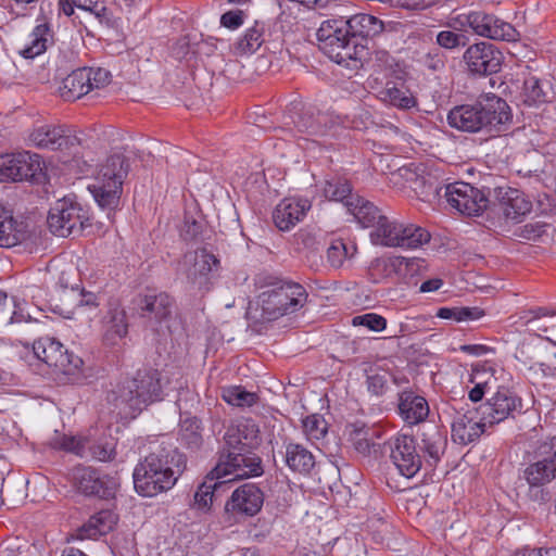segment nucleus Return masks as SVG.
<instances>
[{
	"label": "nucleus",
	"mask_w": 556,
	"mask_h": 556,
	"mask_svg": "<svg viewBox=\"0 0 556 556\" xmlns=\"http://www.w3.org/2000/svg\"><path fill=\"white\" fill-rule=\"evenodd\" d=\"M224 447L213 473L226 483L263 473L262 460L253 452L260 445L258 429L251 420L227 428Z\"/></svg>",
	"instance_id": "obj_1"
},
{
	"label": "nucleus",
	"mask_w": 556,
	"mask_h": 556,
	"mask_svg": "<svg viewBox=\"0 0 556 556\" xmlns=\"http://www.w3.org/2000/svg\"><path fill=\"white\" fill-rule=\"evenodd\" d=\"M186 467V459L176 447L161 446L151 452L134 470V486L146 497L170 490Z\"/></svg>",
	"instance_id": "obj_2"
},
{
	"label": "nucleus",
	"mask_w": 556,
	"mask_h": 556,
	"mask_svg": "<svg viewBox=\"0 0 556 556\" xmlns=\"http://www.w3.org/2000/svg\"><path fill=\"white\" fill-rule=\"evenodd\" d=\"M108 402L125 418H135L154 402L163 400V379L155 369L138 370L108 393Z\"/></svg>",
	"instance_id": "obj_3"
},
{
	"label": "nucleus",
	"mask_w": 556,
	"mask_h": 556,
	"mask_svg": "<svg viewBox=\"0 0 556 556\" xmlns=\"http://www.w3.org/2000/svg\"><path fill=\"white\" fill-rule=\"evenodd\" d=\"M513 119L509 105L495 94H485L475 104L454 108L447 115L448 124L463 131H505Z\"/></svg>",
	"instance_id": "obj_4"
},
{
	"label": "nucleus",
	"mask_w": 556,
	"mask_h": 556,
	"mask_svg": "<svg viewBox=\"0 0 556 556\" xmlns=\"http://www.w3.org/2000/svg\"><path fill=\"white\" fill-rule=\"evenodd\" d=\"M319 48L333 62L349 66L350 61L358 60L359 49L351 25L344 18L324 21L316 33ZM363 47L361 51H363Z\"/></svg>",
	"instance_id": "obj_5"
},
{
	"label": "nucleus",
	"mask_w": 556,
	"mask_h": 556,
	"mask_svg": "<svg viewBox=\"0 0 556 556\" xmlns=\"http://www.w3.org/2000/svg\"><path fill=\"white\" fill-rule=\"evenodd\" d=\"M128 169V161L123 154L110 155L100 166L94 184L89 186L99 206L109 211L118 206Z\"/></svg>",
	"instance_id": "obj_6"
},
{
	"label": "nucleus",
	"mask_w": 556,
	"mask_h": 556,
	"mask_svg": "<svg viewBox=\"0 0 556 556\" xmlns=\"http://www.w3.org/2000/svg\"><path fill=\"white\" fill-rule=\"evenodd\" d=\"M307 300L303 286L291 281H279L258 295L262 316L268 320L300 309Z\"/></svg>",
	"instance_id": "obj_7"
},
{
	"label": "nucleus",
	"mask_w": 556,
	"mask_h": 556,
	"mask_svg": "<svg viewBox=\"0 0 556 556\" xmlns=\"http://www.w3.org/2000/svg\"><path fill=\"white\" fill-rule=\"evenodd\" d=\"M372 243L389 248L416 249L429 242L430 233L415 224L384 216L370 233Z\"/></svg>",
	"instance_id": "obj_8"
},
{
	"label": "nucleus",
	"mask_w": 556,
	"mask_h": 556,
	"mask_svg": "<svg viewBox=\"0 0 556 556\" xmlns=\"http://www.w3.org/2000/svg\"><path fill=\"white\" fill-rule=\"evenodd\" d=\"M47 223L50 231L62 238L78 235L90 225L88 210L71 195L58 200L51 206Z\"/></svg>",
	"instance_id": "obj_9"
},
{
	"label": "nucleus",
	"mask_w": 556,
	"mask_h": 556,
	"mask_svg": "<svg viewBox=\"0 0 556 556\" xmlns=\"http://www.w3.org/2000/svg\"><path fill=\"white\" fill-rule=\"evenodd\" d=\"M33 351L38 359L66 376L79 374L84 364L79 356L68 353L61 342L50 337L36 340L33 343Z\"/></svg>",
	"instance_id": "obj_10"
},
{
	"label": "nucleus",
	"mask_w": 556,
	"mask_h": 556,
	"mask_svg": "<svg viewBox=\"0 0 556 556\" xmlns=\"http://www.w3.org/2000/svg\"><path fill=\"white\" fill-rule=\"evenodd\" d=\"M110 72L101 67H83L73 71L63 80L61 96L67 101L77 100L93 89H100L110 83Z\"/></svg>",
	"instance_id": "obj_11"
},
{
	"label": "nucleus",
	"mask_w": 556,
	"mask_h": 556,
	"mask_svg": "<svg viewBox=\"0 0 556 556\" xmlns=\"http://www.w3.org/2000/svg\"><path fill=\"white\" fill-rule=\"evenodd\" d=\"M42 172L38 154L29 151L0 155V182L35 179Z\"/></svg>",
	"instance_id": "obj_12"
},
{
	"label": "nucleus",
	"mask_w": 556,
	"mask_h": 556,
	"mask_svg": "<svg viewBox=\"0 0 556 556\" xmlns=\"http://www.w3.org/2000/svg\"><path fill=\"white\" fill-rule=\"evenodd\" d=\"M443 197L453 208L468 216L480 215L489 204L483 191L463 181L445 186Z\"/></svg>",
	"instance_id": "obj_13"
},
{
	"label": "nucleus",
	"mask_w": 556,
	"mask_h": 556,
	"mask_svg": "<svg viewBox=\"0 0 556 556\" xmlns=\"http://www.w3.org/2000/svg\"><path fill=\"white\" fill-rule=\"evenodd\" d=\"M521 408V399L508 388L500 387L485 403L476 408V413L482 416V420L488 421L489 426H493L514 417V414Z\"/></svg>",
	"instance_id": "obj_14"
},
{
	"label": "nucleus",
	"mask_w": 556,
	"mask_h": 556,
	"mask_svg": "<svg viewBox=\"0 0 556 556\" xmlns=\"http://www.w3.org/2000/svg\"><path fill=\"white\" fill-rule=\"evenodd\" d=\"M463 61L472 75L486 76L501 70L503 54L494 45L481 41L466 49Z\"/></svg>",
	"instance_id": "obj_15"
},
{
	"label": "nucleus",
	"mask_w": 556,
	"mask_h": 556,
	"mask_svg": "<svg viewBox=\"0 0 556 556\" xmlns=\"http://www.w3.org/2000/svg\"><path fill=\"white\" fill-rule=\"evenodd\" d=\"M136 306L140 317L147 319L152 326H162L168 323L176 312V302L166 292H149L136 299Z\"/></svg>",
	"instance_id": "obj_16"
},
{
	"label": "nucleus",
	"mask_w": 556,
	"mask_h": 556,
	"mask_svg": "<svg viewBox=\"0 0 556 556\" xmlns=\"http://www.w3.org/2000/svg\"><path fill=\"white\" fill-rule=\"evenodd\" d=\"M185 264L188 281L200 291H208L211 276L219 269V260L205 249L185 255Z\"/></svg>",
	"instance_id": "obj_17"
},
{
	"label": "nucleus",
	"mask_w": 556,
	"mask_h": 556,
	"mask_svg": "<svg viewBox=\"0 0 556 556\" xmlns=\"http://www.w3.org/2000/svg\"><path fill=\"white\" fill-rule=\"evenodd\" d=\"M74 479L77 489L83 494L106 500L114 497L119 485L116 478L101 473L91 467L76 468Z\"/></svg>",
	"instance_id": "obj_18"
},
{
	"label": "nucleus",
	"mask_w": 556,
	"mask_h": 556,
	"mask_svg": "<svg viewBox=\"0 0 556 556\" xmlns=\"http://www.w3.org/2000/svg\"><path fill=\"white\" fill-rule=\"evenodd\" d=\"M344 119L331 112L305 111L295 122L300 132L313 137H336Z\"/></svg>",
	"instance_id": "obj_19"
},
{
	"label": "nucleus",
	"mask_w": 556,
	"mask_h": 556,
	"mask_svg": "<svg viewBox=\"0 0 556 556\" xmlns=\"http://www.w3.org/2000/svg\"><path fill=\"white\" fill-rule=\"evenodd\" d=\"M390 457L400 473L406 478L414 477L421 468V457L415 439L410 435L402 434L394 439Z\"/></svg>",
	"instance_id": "obj_20"
},
{
	"label": "nucleus",
	"mask_w": 556,
	"mask_h": 556,
	"mask_svg": "<svg viewBox=\"0 0 556 556\" xmlns=\"http://www.w3.org/2000/svg\"><path fill=\"white\" fill-rule=\"evenodd\" d=\"M471 29L478 36L493 40L514 41L518 36L517 30L509 23L481 11L473 12Z\"/></svg>",
	"instance_id": "obj_21"
},
{
	"label": "nucleus",
	"mask_w": 556,
	"mask_h": 556,
	"mask_svg": "<svg viewBox=\"0 0 556 556\" xmlns=\"http://www.w3.org/2000/svg\"><path fill=\"white\" fill-rule=\"evenodd\" d=\"M264 502V496L258 486L254 483H244L232 492L226 503V511L244 516L257 514Z\"/></svg>",
	"instance_id": "obj_22"
},
{
	"label": "nucleus",
	"mask_w": 556,
	"mask_h": 556,
	"mask_svg": "<svg viewBox=\"0 0 556 556\" xmlns=\"http://www.w3.org/2000/svg\"><path fill=\"white\" fill-rule=\"evenodd\" d=\"M493 195L498 202L500 207L507 219L518 222L521 217L529 214L532 210V203L526 195L510 187H496Z\"/></svg>",
	"instance_id": "obj_23"
},
{
	"label": "nucleus",
	"mask_w": 556,
	"mask_h": 556,
	"mask_svg": "<svg viewBox=\"0 0 556 556\" xmlns=\"http://www.w3.org/2000/svg\"><path fill=\"white\" fill-rule=\"evenodd\" d=\"M488 421L482 420L475 410H467L465 414L458 415L454 418L452 424V439L455 443L467 445L477 439L485 431Z\"/></svg>",
	"instance_id": "obj_24"
},
{
	"label": "nucleus",
	"mask_w": 556,
	"mask_h": 556,
	"mask_svg": "<svg viewBox=\"0 0 556 556\" xmlns=\"http://www.w3.org/2000/svg\"><path fill=\"white\" fill-rule=\"evenodd\" d=\"M309 208L311 202L307 199H283L273 213L274 223L282 231L290 230L302 220Z\"/></svg>",
	"instance_id": "obj_25"
},
{
	"label": "nucleus",
	"mask_w": 556,
	"mask_h": 556,
	"mask_svg": "<svg viewBox=\"0 0 556 556\" xmlns=\"http://www.w3.org/2000/svg\"><path fill=\"white\" fill-rule=\"evenodd\" d=\"M397 409L401 418L408 425L422 422L430 412L427 400L412 390H404L399 394Z\"/></svg>",
	"instance_id": "obj_26"
},
{
	"label": "nucleus",
	"mask_w": 556,
	"mask_h": 556,
	"mask_svg": "<svg viewBox=\"0 0 556 556\" xmlns=\"http://www.w3.org/2000/svg\"><path fill=\"white\" fill-rule=\"evenodd\" d=\"M29 141L37 148L60 150L73 143L61 127L40 125L33 129L28 136Z\"/></svg>",
	"instance_id": "obj_27"
},
{
	"label": "nucleus",
	"mask_w": 556,
	"mask_h": 556,
	"mask_svg": "<svg viewBox=\"0 0 556 556\" xmlns=\"http://www.w3.org/2000/svg\"><path fill=\"white\" fill-rule=\"evenodd\" d=\"M555 93L548 81H543L535 76H529L523 80L521 99L528 106L539 108L554 100Z\"/></svg>",
	"instance_id": "obj_28"
},
{
	"label": "nucleus",
	"mask_w": 556,
	"mask_h": 556,
	"mask_svg": "<svg viewBox=\"0 0 556 556\" xmlns=\"http://www.w3.org/2000/svg\"><path fill=\"white\" fill-rule=\"evenodd\" d=\"M285 462L290 470L303 476L309 475L316 465L313 453L299 443L286 445Z\"/></svg>",
	"instance_id": "obj_29"
},
{
	"label": "nucleus",
	"mask_w": 556,
	"mask_h": 556,
	"mask_svg": "<svg viewBox=\"0 0 556 556\" xmlns=\"http://www.w3.org/2000/svg\"><path fill=\"white\" fill-rule=\"evenodd\" d=\"M399 175L404 179V188L414 192L415 197L421 201H430L431 197L439 194L438 188L426 176L417 173L410 167H402Z\"/></svg>",
	"instance_id": "obj_30"
},
{
	"label": "nucleus",
	"mask_w": 556,
	"mask_h": 556,
	"mask_svg": "<svg viewBox=\"0 0 556 556\" xmlns=\"http://www.w3.org/2000/svg\"><path fill=\"white\" fill-rule=\"evenodd\" d=\"M422 450L428 456L427 462L435 465L445 452L447 439L445 433L434 425L424 428L421 433Z\"/></svg>",
	"instance_id": "obj_31"
},
{
	"label": "nucleus",
	"mask_w": 556,
	"mask_h": 556,
	"mask_svg": "<svg viewBox=\"0 0 556 556\" xmlns=\"http://www.w3.org/2000/svg\"><path fill=\"white\" fill-rule=\"evenodd\" d=\"M345 205L348 207V211L363 227H372L374 229H376L377 226L379 225L380 219H382L386 216L381 214V211L371 202L358 197H351L345 202Z\"/></svg>",
	"instance_id": "obj_32"
},
{
	"label": "nucleus",
	"mask_w": 556,
	"mask_h": 556,
	"mask_svg": "<svg viewBox=\"0 0 556 556\" xmlns=\"http://www.w3.org/2000/svg\"><path fill=\"white\" fill-rule=\"evenodd\" d=\"M25 238L23 223H17L12 212L5 207H0V247L11 248L20 243Z\"/></svg>",
	"instance_id": "obj_33"
},
{
	"label": "nucleus",
	"mask_w": 556,
	"mask_h": 556,
	"mask_svg": "<svg viewBox=\"0 0 556 556\" xmlns=\"http://www.w3.org/2000/svg\"><path fill=\"white\" fill-rule=\"evenodd\" d=\"M104 341L114 345L119 339L124 338L128 332V324L126 313L123 308H111L103 318Z\"/></svg>",
	"instance_id": "obj_34"
},
{
	"label": "nucleus",
	"mask_w": 556,
	"mask_h": 556,
	"mask_svg": "<svg viewBox=\"0 0 556 556\" xmlns=\"http://www.w3.org/2000/svg\"><path fill=\"white\" fill-rule=\"evenodd\" d=\"M409 265V260L402 256L378 257L370 264L369 271L375 282H380L393 275L401 274Z\"/></svg>",
	"instance_id": "obj_35"
},
{
	"label": "nucleus",
	"mask_w": 556,
	"mask_h": 556,
	"mask_svg": "<svg viewBox=\"0 0 556 556\" xmlns=\"http://www.w3.org/2000/svg\"><path fill=\"white\" fill-rule=\"evenodd\" d=\"M116 518L111 510H101L92 515L79 529V539H96L104 535L113 529Z\"/></svg>",
	"instance_id": "obj_36"
},
{
	"label": "nucleus",
	"mask_w": 556,
	"mask_h": 556,
	"mask_svg": "<svg viewBox=\"0 0 556 556\" xmlns=\"http://www.w3.org/2000/svg\"><path fill=\"white\" fill-rule=\"evenodd\" d=\"M526 467L523 477L530 486H542L556 478V469L542 457Z\"/></svg>",
	"instance_id": "obj_37"
},
{
	"label": "nucleus",
	"mask_w": 556,
	"mask_h": 556,
	"mask_svg": "<svg viewBox=\"0 0 556 556\" xmlns=\"http://www.w3.org/2000/svg\"><path fill=\"white\" fill-rule=\"evenodd\" d=\"M49 36V27L47 24L36 26L29 35V41L21 50V54L25 59H34L47 49Z\"/></svg>",
	"instance_id": "obj_38"
},
{
	"label": "nucleus",
	"mask_w": 556,
	"mask_h": 556,
	"mask_svg": "<svg viewBox=\"0 0 556 556\" xmlns=\"http://www.w3.org/2000/svg\"><path fill=\"white\" fill-rule=\"evenodd\" d=\"M351 25V30L356 37L357 34L362 36H374L382 31L383 24L377 17L369 14H358L345 20Z\"/></svg>",
	"instance_id": "obj_39"
},
{
	"label": "nucleus",
	"mask_w": 556,
	"mask_h": 556,
	"mask_svg": "<svg viewBox=\"0 0 556 556\" xmlns=\"http://www.w3.org/2000/svg\"><path fill=\"white\" fill-rule=\"evenodd\" d=\"M264 25L255 22L247 29L244 35L237 41L236 49L240 54L254 53L263 43Z\"/></svg>",
	"instance_id": "obj_40"
},
{
	"label": "nucleus",
	"mask_w": 556,
	"mask_h": 556,
	"mask_svg": "<svg viewBox=\"0 0 556 556\" xmlns=\"http://www.w3.org/2000/svg\"><path fill=\"white\" fill-rule=\"evenodd\" d=\"M375 432L371 428L365 426V425H358L354 424L350 428V442L353 446V448L366 456L370 453V448L374 445L372 443V437Z\"/></svg>",
	"instance_id": "obj_41"
},
{
	"label": "nucleus",
	"mask_w": 556,
	"mask_h": 556,
	"mask_svg": "<svg viewBox=\"0 0 556 556\" xmlns=\"http://www.w3.org/2000/svg\"><path fill=\"white\" fill-rule=\"evenodd\" d=\"M223 399L228 404L239 407H250L258 400L255 393L249 392L240 386L224 388Z\"/></svg>",
	"instance_id": "obj_42"
},
{
	"label": "nucleus",
	"mask_w": 556,
	"mask_h": 556,
	"mask_svg": "<svg viewBox=\"0 0 556 556\" xmlns=\"http://www.w3.org/2000/svg\"><path fill=\"white\" fill-rule=\"evenodd\" d=\"M384 99L400 109H412L417 104L415 97L404 87L389 86L383 91Z\"/></svg>",
	"instance_id": "obj_43"
},
{
	"label": "nucleus",
	"mask_w": 556,
	"mask_h": 556,
	"mask_svg": "<svg viewBox=\"0 0 556 556\" xmlns=\"http://www.w3.org/2000/svg\"><path fill=\"white\" fill-rule=\"evenodd\" d=\"M180 439L188 448L194 450L200 447L202 435L200 421L197 418L186 419L181 422Z\"/></svg>",
	"instance_id": "obj_44"
},
{
	"label": "nucleus",
	"mask_w": 556,
	"mask_h": 556,
	"mask_svg": "<svg viewBox=\"0 0 556 556\" xmlns=\"http://www.w3.org/2000/svg\"><path fill=\"white\" fill-rule=\"evenodd\" d=\"M488 375L484 367L479 368L478 366L472 368L470 382L475 383V387L469 391V400L473 403L480 402L484 394L492 388L490 379H483L482 376Z\"/></svg>",
	"instance_id": "obj_45"
},
{
	"label": "nucleus",
	"mask_w": 556,
	"mask_h": 556,
	"mask_svg": "<svg viewBox=\"0 0 556 556\" xmlns=\"http://www.w3.org/2000/svg\"><path fill=\"white\" fill-rule=\"evenodd\" d=\"M350 184L341 178L333 177L325 181L323 191L327 199L331 201H343L351 194Z\"/></svg>",
	"instance_id": "obj_46"
},
{
	"label": "nucleus",
	"mask_w": 556,
	"mask_h": 556,
	"mask_svg": "<svg viewBox=\"0 0 556 556\" xmlns=\"http://www.w3.org/2000/svg\"><path fill=\"white\" fill-rule=\"evenodd\" d=\"M391 374L381 368L370 369L367 375V390L376 396H381L388 390Z\"/></svg>",
	"instance_id": "obj_47"
},
{
	"label": "nucleus",
	"mask_w": 556,
	"mask_h": 556,
	"mask_svg": "<svg viewBox=\"0 0 556 556\" xmlns=\"http://www.w3.org/2000/svg\"><path fill=\"white\" fill-rule=\"evenodd\" d=\"M435 41L441 48L453 50L465 47L468 42V37L455 30H441L438 33Z\"/></svg>",
	"instance_id": "obj_48"
},
{
	"label": "nucleus",
	"mask_w": 556,
	"mask_h": 556,
	"mask_svg": "<svg viewBox=\"0 0 556 556\" xmlns=\"http://www.w3.org/2000/svg\"><path fill=\"white\" fill-rule=\"evenodd\" d=\"M219 484L222 483L214 482L208 484L205 482L201 484L194 494V505L199 509L207 511L213 503L214 491L217 489Z\"/></svg>",
	"instance_id": "obj_49"
},
{
	"label": "nucleus",
	"mask_w": 556,
	"mask_h": 556,
	"mask_svg": "<svg viewBox=\"0 0 556 556\" xmlns=\"http://www.w3.org/2000/svg\"><path fill=\"white\" fill-rule=\"evenodd\" d=\"M303 429L306 435L312 440H319L324 438L327 432L326 421L318 415L307 416L303 420Z\"/></svg>",
	"instance_id": "obj_50"
},
{
	"label": "nucleus",
	"mask_w": 556,
	"mask_h": 556,
	"mask_svg": "<svg viewBox=\"0 0 556 556\" xmlns=\"http://www.w3.org/2000/svg\"><path fill=\"white\" fill-rule=\"evenodd\" d=\"M547 225L544 223H529L515 230V236L528 241H536L546 233Z\"/></svg>",
	"instance_id": "obj_51"
},
{
	"label": "nucleus",
	"mask_w": 556,
	"mask_h": 556,
	"mask_svg": "<svg viewBox=\"0 0 556 556\" xmlns=\"http://www.w3.org/2000/svg\"><path fill=\"white\" fill-rule=\"evenodd\" d=\"M352 323L354 326H365L376 332L382 331L387 327L386 318L375 313L355 316Z\"/></svg>",
	"instance_id": "obj_52"
},
{
	"label": "nucleus",
	"mask_w": 556,
	"mask_h": 556,
	"mask_svg": "<svg viewBox=\"0 0 556 556\" xmlns=\"http://www.w3.org/2000/svg\"><path fill=\"white\" fill-rule=\"evenodd\" d=\"M0 319L5 325L21 323L16 318V304L13 298H9L5 293L0 292Z\"/></svg>",
	"instance_id": "obj_53"
},
{
	"label": "nucleus",
	"mask_w": 556,
	"mask_h": 556,
	"mask_svg": "<svg viewBox=\"0 0 556 556\" xmlns=\"http://www.w3.org/2000/svg\"><path fill=\"white\" fill-rule=\"evenodd\" d=\"M348 256L346 245L342 240H334L327 249V260L331 267L339 268Z\"/></svg>",
	"instance_id": "obj_54"
},
{
	"label": "nucleus",
	"mask_w": 556,
	"mask_h": 556,
	"mask_svg": "<svg viewBox=\"0 0 556 556\" xmlns=\"http://www.w3.org/2000/svg\"><path fill=\"white\" fill-rule=\"evenodd\" d=\"M445 54L435 49L427 53L424 58V65L431 72H442L445 68Z\"/></svg>",
	"instance_id": "obj_55"
},
{
	"label": "nucleus",
	"mask_w": 556,
	"mask_h": 556,
	"mask_svg": "<svg viewBox=\"0 0 556 556\" xmlns=\"http://www.w3.org/2000/svg\"><path fill=\"white\" fill-rule=\"evenodd\" d=\"M536 457H542L543 462H548L556 469V437L542 442L536 450Z\"/></svg>",
	"instance_id": "obj_56"
},
{
	"label": "nucleus",
	"mask_w": 556,
	"mask_h": 556,
	"mask_svg": "<svg viewBox=\"0 0 556 556\" xmlns=\"http://www.w3.org/2000/svg\"><path fill=\"white\" fill-rule=\"evenodd\" d=\"M473 22V12L468 14H458L448 18L446 25L458 34H464L467 28L471 29Z\"/></svg>",
	"instance_id": "obj_57"
},
{
	"label": "nucleus",
	"mask_w": 556,
	"mask_h": 556,
	"mask_svg": "<svg viewBox=\"0 0 556 556\" xmlns=\"http://www.w3.org/2000/svg\"><path fill=\"white\" fill-rule=\"evenodd\" d=\"M90 451L92 457L100 462L111 460L115 455L114 445L109 442L94 444Z\"/></svg>",
	"instance_id": "obj_58"
},
{
	"label": "nucleus",
	"mask_w": 556,
	"mask_h": 556,
	"mask_svg": "<svg viewBox=\"0 0 556 556\" xmlns=\"http://www.w3.org/2000/svg\"><path fill=\"white\" fill-rule=\"evenodd\" d=\"M202 231V224L192 217H186L181 228V237L185 240L195 239Z\"/></svg>",
	"instance_id": "obj_59"
},
{
	"label": "nucleus",
	"mask_w": 556,
	"mask_h": 556,
	"mask_svg": "<svg viewBox=\"0 0 556 556\" xmlns=\"http://www.w3.org/2000/svg\"><path fill=\"white\" fill-rule=\"evenodd\" d=\"M220 24L230 29H236L243 24V12L238 11H228L224 13L220 17Z\"/></svg>",
	"instance_id": "obj_60"
},
{
	"label": "nucleus",
	"mask_w": 556,
	"mask_h": 556,
	"mask_svg": "<svg viewBox=\"0 0 556 556\" xmlns=\"http://www.w3.org/2000/svg\"><path fill=\"white\" fill-rule=\"evenodd\" d=\"M59 446L65 451L75 453L80 456L83 455L85 450L84 442L75 437H62Z\"/></svg>",
	"instance_id": "obj_61"
},
{
	"label": "nucleus",
	"mask_w": 556,
	"mask_h": 556,
	"mask_svg": "<svg viewBox=\"0 0 556 556\" xmlns=\"http://www.w3.org/2000/svg\"><path fill=\"white\" fill-rule=\"evenodd\" d=\"M74 5L78 9L89 11L97 16H100L104 11V7L99 2V0H71Z\"/></svg>",
	"instance_id": "obj_62"
},
{
	"label": "nucleus",
	"mask_w": 556,
	"mask_h": 556,
	"mask_svg": "<svg viewBox=\"0 0 556 556\" xmlns=\"http://www.w3.org/2000/svg\"><path fill=\"white\" fill-rule=\"evenodd\" d=\"M459 351L477 357L494 353L493 348L484 344H463L459 346Z\"/></svg>",
	"instance_id": "obj_63"
},
{
	"label": "nucleus",
	"mask_w": 556,
	"mask_h": 556,
	"mask_svg": "<svg viewBox=\"0 0 556 556\" xmlns=\"http://www.w3.org/2000/svg\"><path fill=\"white\" fill-rule=\"evenodd\" d=\"M515 556H556V547H526L517 552Z\"/></svg>",
	"instance_id": "obj_64"
}]
</instances>
